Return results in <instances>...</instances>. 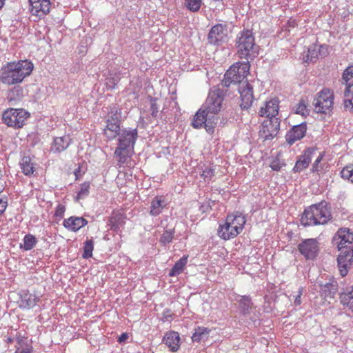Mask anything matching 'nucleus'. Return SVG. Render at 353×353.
Wrapping results in <instances>:
<instances>
[{
	"label": "nucleus",
	"instance_id": "nucleus-49",
	"mask_svg": "<svg viewBox=\"0 0 353 353\" xmlns=\"http://www.w3.org/2000/svg\"><path fill=\"white\" fill-rule=\"evenodd\" d=\"M285 165V163L281 161L279 158H274L272 159L270 164V167L274 171H280L281 169Z\"/></svg>",
	"mask_w": 353,
	"mask_h": 353
},
{
	"label": "nucleus",
	"instance_id": "nucleus-54",
	"mask_svg": "<svg viewBox=\"0 0 353 353\" xmlns=\"http://www.w3.org/2000/svg\"><path fill=\"white\" fill-rule=\"evenodd\" d=\"M32 347L30 345H26L23 347H17L14 353H32Z\"/></svg>",
	"mask_w": 353,
	"mask_h": 353
},
{
	"label": "nucleus",
	"instance_id": "nucleus-3",
	"mask_svg": "<svg viewBox=\"0 0 353 353\" xmlns=\"http://www.w3.org/2000/svg\"><path fill=\"white\" fill-rule=\"evenodd\" d=\"M332 219L330 208L325 201H321L305 209L301 216L305 226L326 224Z\"/></svg>",
	"mask_w": 353,
	"mask_h": 353
},
{
	"label": "nucleus",
	"instance_id": "nucleus-13",
	"mask_svg": "<svg viewBox=\"0 0 353 353\" xmlns=\"http://www.w3.org/2000/svg\"><path fill=\"white\" fill-rule=\"evenodd\" d=\"M337 257V263L339 273L341 276H345L353 263V245L351 249L340 250Z\"/></svg>",
	"mask_w": 353,
	"mask_h": 353
},
{
	"label": "nucleus",
	"instance_id": "nucleus-5",
	"mask_svg": "<svg viewBox=\"0 0 353 353\" xmlns=\"http://www.w3.org/2000/svg\"><path fill=\"white\" fill-rule=\"evenodd\" d=\"M245 222V217L239 212L228 215L225 223L219 225V236L224 240H229L236 236L242 232Z\"/></svg>",
	"mask_w": 353,
	"mask_h": 353
},
{
	"label": "nucleus",
	"instance_id": "nucleus-39",
	"mask_svg": "<svg viewBox=\"0 0 353 353\" xmlns=\"http://www.w3.org/2000/svg\"><path fill=\"white\" fill-rule=\"evenodd\" d=\"M120 72L110 73V77L106 79L105 85L108 89L112 90L120 81Z\"/></svg>",
	"mask_w": 353,
	"mask_h": 353
},
{
	"label": "nucleus",
	"instance_id": "nucleus-33",
	"mask_svg": "<svg viewBox=\"0 0 353 353\" xmlns=\"http://www.w3.org/2000/svg\"><path fill=\"white\" fill-rule=\"evenodd\" d=\"M320 292L325 297H332L337 292L336 282H329L325 285H321Z\"/></svg>",
	"mask_w": 353,
	"mask_h": 353
},
{
	"label": "nucleus",
	"instance_id": "nucleus-34",
	"mask_svg": "<svg viewBox=\"0 0 353 353\" xmlns=\"http://www.w3.org/2000/svg\"><path fill=\"white\" fill-rule=\"evenodd\" d=\"M23 242V244H20V248L26 251H29L36 245L38 241L34 235L28 234L24 236Z\"/></svg>",
	"mask_w": 353,
	"mask_h": 353
},
{
	"label": "nucleus",
	"instance_id": "nucleus-46",
	"mask_svg": "<svg viewBox=\"0 0 353 353\" xmlns=\"http://www.w3.org/2000/svg\"><path fill=\"white\" fill-rule=\"evenodd\" d=\"M187 8L192 12H197L202 4L201 0H185Z\"/></svg>",
	"mask_w": 353,
	"mask_h": 353
},
{
	"label": "nucleus",
	"instance_id": "nucleus-21",
	"mask_svg": "<svg viewBox=\"0 0 353 353\" xmlns=\"http://www.w3.org/2000/svg\"><path fill=\"white\" fill-rule=\"evenodd\" d=\"M88 221L81 216H72L63 222V225L69 231L77 232L88 224Z\"/></svg>",
	"mask_w": 353,
	"mask_h": 353
},
{
	"label": "nucleus",
	"instance_id": "nucleus-11",
	"mask_svg": "<svg viewBox=\"0 0 353 353\" xmlns=\"http://www.w3.org/2000/svg\"><path fill=\"white\" fill-rule=\"evenodd\" d=\"M332 241L339 250L351 249L350 245L353 243V231L347 228H341L334 234Z\"/></svg>",
	"mask_w": 353,
	"mask_h": 353
},
{
	"label": "nucleus",
	"instance_id": "nucleus-47",
	"mask_svg": "<svg viewBox=\"0 0 353 353\" xmlns=\"http://www.w3.org/2000/svg\"><path fill=\"white\" fill-rule=\"evenodd\" d=\"M215 170L213 168L210 166H206L202 170L201 177H203V180L205 182H210L212 178L214 176Z\"/></svg>",
	"mask_w": 353,
	"mask_h": 353
},
{
	"label": "nucleus",
	"instance_id": "nucleus-12",
	"mask_svg": "<svg viewBox=\"0 0 353 353\" xmlns=\"http://www.w3.org/2000/svg\"><path fill=\"white\" fill-rule=\"evenodd\" d=\"M280 128L279 118L267 119L265 120L259 130V136L264 140H271L276 137Z\"/></svg>",
	"mask_w": 353,
	"mask_h": 353
},
{
	"label": "nucleus",
	"instance_id": "nucleus-8",
	"mask_svg": "<svg viewBox=\"0 0 353 353\" xmlns=\"http://www.w3.org/2000/svg\"><path fill=\"white\" fill-rule=\"evenodd\" d=\"M225 98V92L216 87L209 91L208 96L202 107L212 115L215 116L221 110Z\"/></svg>",
	"mask_w": 353,
	"mask_h": 353
},
{
	"label": "nucleus",
	"instance_id": "nucleus-26",
	"mask_svg": "<svg viewBox=\"0 0 353 353\" xmlns=\"http://www.w3.org/2000/svg\"><path fill=\"white\" fill-rule=\"evenodd\" d=\"M125 224V216L121 213L113 214L109 219L108 225L110 230L117 232Z\"/></svg>",
	"mask_w": 353,
	"mask_h": 353
},
{
	"label": "nucleus",
	"instance_id": "nucleus-36",
	"mask_svg": "<svg viewBox=\"0 0 353 353\" xmlns=\"http://www.w3.org/2000/svg\"><path fill=\"white\" fill-rule=\"evenodd\" d=\"M210 330L204 327H198L195 329L194 333L192 336V340L194 342H200L202 339L208 338Z\"/></svg>",
	"mask_w": 353,
	"mask_h": 353
},
{
	"label": "nucleus",
	"instance_id": "nucleus-43",
	"mask_svg": "<svg viewBox=\"0 0 353 353\" xmlns=\"http://www.w3.org/2000/svg\"><path fill=\"white\" fill-rule=\"evenodd\" d=\"M94 250V241L92 239H87L83 245V253L82 256L83 259H89L92 256Z\"/></svg>",
	"mask_w": 353,
	"mask_h": 353
},
{
	"label": "nucleus",
	"instance_id": "nucleus-50",
	"mask_svg": "<svg viewBox=\"0 0 353 353\" xmlns=\"http://www.w3.org/2000/svg\"><path fill=\"white\" fill-rule=\"evenodd\" d=\"M65 212V206L62 203H59L54 211V216L59 218V219H62L64 216V213Z\"/></svg>",
	"mask_w": 353,
	"mask_h": 353
},
{
	"label": "nucleus",
	"instance_id": "nucleus-6",
	"mask_svg": "<svg viewBox=\"0 0 353 353\" xmlns=\"http://www.w3.org/2000/svg\"><path fill=\"white\" fill-rule=\"evenodd\" d=\"M250 62H236L232 65L227 70L222 81L224 86L229 87L232 83L241 84L243 80L247 77L250 72Z\"/></svg>",
	"mask_w": 353,
	"mask_h": 353
},
{
	"label": "nucleus",
	"instance_id": "nucleus-52",
	"mask_svg": "<svg viewBox=\"0 0 353 353\" xmlns=\"http://www.w3.org/2000/svg\"><path fill=\"white\" fill-rule=\"evenodd\" d=\"M8 206V198L6 196H0V216L6 211Z\"/></svg>",
	"mask_w": 353,
	"mask_h": 353
},
{
	"label": "nucleus",
	"instance_id": "nucleus-2",
	"mask_svg": "<svg viewBox=\"0 0 353 353\" xmlns=\"http://www.w3.org/2000/svg\"><path fill=\"white\" fill-rule=\"evenodd\" d=\"M33 68V63L27 59L8 62L0 69V81L8 85L21 83Z\"/></svg>",
	"mask_w": 353,
	"mask_h": 353
},
{
	"label": "nucleus",
	"instance_id": "nucleus-57",
	"mask_svg": "<svg viewBox=\"0 0 353 353\" xmlns=\"http://www.w3.org/2000/svg\"><path fill=\"white\" fill-rule=\"evenodd\" d=\"M17 344L19 345V347H23V344L26 341V339L21 336H19L16 339Z\"/></svg>",
	"mask_w": 353,
	"mask_h": 353
},
{
	"label": "nucleus",
	"instance_id": "nucleus-24",
	"mask_svg": "<svg viewBox=\"0 0 353 353\" xmlns=\"http://www.w3.org/2000/svg\"><path fill=\"white\" fill-rule=\"evenodd\" d=\"M167 205V203L163 196H155L150 205V214L152 216H156L162 212V210Z\"/></svg>",
	"mask_w": 353,
	"mask_h": 353
},
{
	"label": "nucleus",
	"instance_id": "nucleus-58",
	"mask_svg": "<svg viewBox=\"0 0 353 353\" xmlns=\"http://www.w3.org/2000/svg\"><path fill=\"white\" fill-rule=\"evenodd\" d=\"M4 1L5 0H0V10L3 8L4 5Z\"/></svg>",
	"mask_w": 353,
	"mask_h": 353
},
{
	"label": "nucleus",
	"instance_id": "nucleus-15",
	"mask_svg": "<svg viewBox=\"0 0 353 353\" xmlns=\"http://www.w3.org/2000/svg\"><path fill=\"white\" fill-rule=\"evenodd\" d=\"M240 94V107L247 110L251 107L254 101L253 86L248 81L243 82L239 86Z\"/></svg>",
	"mask_w": 353,
	"mask_h": 353
},
{
	"label": "nucleus",
	"instance_id": "nucleus-35",
	"mask_svg": "<svg viewBox=\"0 0 353 353\" xmlns=\"http://www.w3.org/2000/svg\"><path fill=\"white\" fill-rule=\"evenodd\" d=\"M340 299L343 306L353 312V290L342 293L340 296Z\"/></svg>",
	"mask_w": 353,
	"mask_h": 353
},
{
	"label": "nucleus",
	"instance_id": "nucleus-10",
	"mask_svg": "<svg viewBox=\"0 0 353 353\" xmlns=\"http://www.w3.org/2000/svg\"><path fill=\"white\" fill-rule=\"evenodd\" d=\"M218 117L212 115L205 109L201 107L196 113L192 125L194 128H201L203 125L208 133H212L214 130V124L216 123Z\"/></svg>",
	"mask_w": 353,
	"mask_h": 353
},
{
	"label": "nucleus",
	"instance_id": "nucleus-32",
	"mask_svg": "<svg viewBox=\"0 0 353 353\" xmlns=\"http://www.w3.org/2000/svg\"><path fill=\"white\" fill-rule=\"evenodd\" d=\"M188 256H183L179 261H177L170 270L169 276H175L180 274L183 271L184 268L188 263Z\"/></svg>",
	"mask_w": 353,
	"mask_h": 353
},
{
	"label": "nucleus",
	"instance_id": "nucleus-19",
	"mask_svg": "<svg viewBox=\"0 0 353 353\" xmlns=\"http://www.w3.org/2000/svg\"><path fill=\"white\" fill-rule=\"evenodd\" d=\"M307 125L305 123L293 126L286 134V141L290 145L301 139L305 134Z\"/></svg>",
	"mask_w": 353,
	"mask_h": 353
},
{
	"label": "nucleus",
	"instance_id": "nucleus-16",
	"mask_svg": "<svg viewBox=\"0 0 353 353\" xmlns=\"http://www.w3.org/2000/svg\"><path fill=\"white\" fill-rule=\"evenodd\" d=\"M298 249L306 259H314L319 252V243L314 239H308L299 243Z\"/></svg>",
	"mask_w": 353,
	"mask_h": 353
},
{
	"label": "nucleus",
	"instance_id": "nucleus-45",
	"mask_svg": "<svg viewBox=\"0 0 353 353\" xmlns=\"http://www.w3.org/2000/svg\"><path fill=\"white\" fill-rule=\"evenodd\" d=\"M323 157L324 154L323 153L319 154V155L312 164V167L311 169L312 172L319 174V172L323 170V165L321 164V161L323 160Z\"/></svg>",
	"mask_w": 353,
	"mask_h": 353
},
{
	"label": "nucleus",
	"instance_id": "nucleus-7",
	"mask_svg": "<svg viewBox=\"0 0 353 353\" xmlns=\"http://www.w3.org/2000/svg\"><path fill=\"white\" fill-rule=\"evenodd\" d=\"M334 99V93L330 89L323 88L314 99L312 105L314 112L319 114H330L333 109Z\"/></svg>",
	"mask_w": 353,
	"mask_h": 353
},
{
	"label": "nucleus",
	"instance_id": "nucleus-1",
	"mask_svg": "<svg viewBox=\"0 0 353 353\" xmlns=\"http://www.w3.org/2000/svg\"><path fill=\"white\" fill-rule=\"evenodd\" d=\"M117 146L114 156L117 159V165L121 168L131 167V157L134 151V145L138 138L137 128H123L117 136Z\"/></svg>",
	"mask_w": 353,
	"mask_h": 353
},
{
	"label": "nucleus",
	"instance_id": "nucleus-55",
	"mask_svg": "<svg viewBox=\"0 0 353 353\" xmlns=\"http://www.w3.org/2000/svg\"><path fill=\"white\" fill-rule=\"evenodd\" d=\"M172 314L171 313V311L168 309H165L163 312V321H170L172 319Z\"/></svg>",
	"mask_w": 353,
	"mask_h": 353
},
{
	"label": "nucleus",
	"instance_id": "nucleus-59",
	"mask_svg": "<svg viewBox=\"0 0 353 353\" xmlns=\"http://www.w3.org/2000/svg\"><path fill=\"white\" fill-rule=\"evenodd\" d=\"M13 101L14 100L12 98V97H9V101L12 103Z\"/></svg>",
	"mask_w": 353,
	"mask_h": 353
},
{
	"label": "nucleus",
	"instance_id": "nucleus-41",
	"mask_svg": "<svg viewBox=\"0 0 353 353\" xmlns=\"http://www.w3.org/2000/svg\"><path fill=\"white\" fill-rule=\"evenodd\" d=\"M295 113L303 117L309 114L310 110L307 108L306 100L301 99L296 105Z\"/></svg>",
	"mask_w": 353,
	"mask_h": 353
},
{
	"label": "nucleus",
	"instance_id": "nucleus-9",
	"mask_svg": "<svg viewBox=\"0 0 353 353\" xmlns=\"http://www.w3.org/2000/svg\"><path fill=\"white\" fill-rule=\"evenodd\" d=\"M29 117L30 113L24 109L9 108L4 111L3 120L9 127L20 128Z\"/></svg>",
	"mask_w": 353,
	"mask_h": 353
},
{
	"label": "nucleus",
	"instance_id": "nucleus-29",
	"mask_svg": "<svg viewBox=\"0 0 353 353\" xmlns=\"http://www.w3.org/2000/svg\"><path fill=\"white\" fill-rule=\"evenodd\" d=\"M22 172L26 176L32 175L34 172V164L28 156L23 157L20 161Z\"/></svg>",
	"mask_w": 353,
	"mask_h": 353
},
{
	"label": "nucleus",
	"instance_id": "nucleus-56",
	"mask_svg": "<svg viewBox=\"0 0 353 353\" xmlns=\"http://www.w3.org/2000/svg\"><path fill=\"white\" fill-rule=\"evenodd\" d=\"M129 338V335L128 333L126 332H123L122 333L119 337L118 338V340L117 341L119 343H122L123 342H125Z\"/></svg>",
	"mask_w": 353,
	"mask_h": 353
},
{
	"label": "nucleus",
	"instance_id": "nucleus-37",
	"mask_svg": "<svg viewBox=\"0 0 353 353\" xmlns=\"http://www.w3.org/2000/svg\"><path fill=\"white\" fill-rule=\"evenodd\" d=\"M319 58L317 45L313 44L309 46L303 59L305 62H314Z\"/></svg>",
	"mask_w": 353,
	"mask_h": 353
},
{
	"label": "nucleus",
	"instance_id": "nucleus-30",
	"mask_svg": "<svg viewBox=\"0 0 353 353\" xmlns=\"http://www.w3.org/2000/svg\"><path fill=\"white\" fill-rule=\"evenodd\" d=\"M342 79L347 92H353V65L347 67L343 72Z\"/></svg>",
	"mask_w": 353,
	"mask_h": 353
},
{
	"label": "nucleus",
	"instance_id": "nucleus-60",
	"mask_svg": "<svg viewBox=\"0 0 353 353\" xmlns=\"http://www.w3.org/2000/svg\"><path fill=\"white\" fill-rule=\"evenodd\" d=\"M8 342H10V343H11V342H12V341H13V339H12L11 338H9V339H8Z\"/></svg>",
	"mask_w": 353,
	"mask_h": 353
},
{
	"label": "nucleus",
	"instance_id": "nucleus-48",
	"mask_svg": "<svg viewBox=\"0 0 353 353\" xmlns=\"http://www.w3.org/2000/svg\"><path fill=\"white\" fill-rule=\"evenodd\" d=\"M157 99L150 97L151 115L153 118H157L159 113V108L157 103Z\"/></svg>",
	"mask_w": 353,
	"mask_h": 353
},
{
	"label": "nucleus",
	"instance_id": "nucleus-40",
	"mask_svg": "<svg viewBox=\"0 0 353 353\" xmlns=\"http://www.w3.org/2000/svg\"><path fill=\"white\" fill-rule=\"evenodd\" d=\"M90 183L88 181H85L81 185L80 190L77 192L76 200L79 201L86 198L90 193Z\"/></svg>",
	"mask_w": 353,
	"mask_h": 353
},
{
	"label": "nucleus",
	"instance_id": "nucleus-20",
	"mask_svg": "<svg viewBox=\"0 0 353 353\" xmlns=\"http://www.w3.org/2000/svg\"><path fill=\"white\" fill-rule=\"evenodd\" d=\"M279 113V101L276 99L267 101L264 107L259 110V114L268 119L277 118Z\"/></svg>",
	"mask_w": 353,
	"mask_h": 353
},
{
	"label": "nucleus",
	"instance_id": "nucleus-27",
	"mask_svg": "<svg viewBox=\"0 0 353 353\" xmlns=\"http://www.w3.org/2000/svg\"><path fill=\"white\" fill-rule=\"evenodd\" d=\"M110 122L121 124V111L116 104L108 108L105 123Z\"/></svg>",
	"mask_w": 353,
	"mask_h": 353
},
{
	"label": "nucleus",
	"instance_id": "nucleus-44",
	"mask_svg": "<svg viewBox=\"0 0 353 353\" xmlns=\"http://www.w3.org/2000/svg\"><path fill=\"white\" fill-rule=\"evenodd\" d=\"M341 176L353 183V164L344 167L340 172Z\"/></svg>",
	"mask_w": 353,
	"mask_h": 353
},
{
	"label": "nucleus",
	"instance_id": "nucleus-14",
	"mask_svg": "<svg viewBox=\"0 0 353 353\" xmlns=\"http://www.w3.org/2000/svg\"><path fill=\"white\" fill-rule=\"evenodd\" d=\"M228 39V29L225 24H216L212 26L208 33V42L213 45H221L225 42Z\"/></svg>",
	"mask_w": 353,
	"mask_h": 353
},
{
	"label": "nucleus",
	"instance_id": "nucleus-4",
	"mask_svg": "<svg viewBox=\"0 0 353 353\" xmlns=\"http://www.w3.org/2000/svg\"><path fill=\"white\" fill-rule=\"evenodd\" d=\"M236 47L237 54L240 59L253 60L259 54V46L255 43L254 37L252 30H243L236 38Z\"/></svg>",
	"mask_w": 353,
	"mask_h": 353
},
{
	"label": "nucleus",
	"instance_id": "nucleus-38",
	"mask_svg": "<svg viewBox=\"0 0 353 353\" xmlns=\"http://www.w3.org/2000/svg\"><path fill=\"white\" fill-rule=\"evenodd\" d=\"M174 229L165 230L159 239L160 243L164 246L166 245L167 244H169L172 241L174 236Z\"/></svg>",
	"mask_w": 353,
	"mask_h": 353
},
{
	"label": "nucleus",
	"instance_id": "nucleus-22",
	"mask_svg": "<svg viewBox=\"0 0 353 353\" xmlns=\"http://www.w3.org/2000/svg\"><path fill=\"white\" fill-rule=\"evenodd\" d=\"M71 143V139L68 135L54 138L51 143L50 151L53 153H61L65 150Z\"/></svg>",
	"mask_w": 353,
	"mask_h": 353
},
{
	"label": "nucleus",
	"instance_id": "nucleus-42",
	"mask_svg": "<svg viewBox=\"0 0 353 353\" xmlns=\"http://www.w3.org/2000/svg\"><path fill=\"white\" fill-rule=\"evenodd\" d=\"M343 105L346 111L353 112V92H347L345 90Z\"/></svg>",
	"mask_w": 353,
	"mask_h": 353
},
{
	"label": "nucleus",
	"instance_id": "nucleus-53",
	"mask_svg": "<svg viewBox=\"0 0 353 353\" xmlns=\"http://www.w3.org/2000/svg\"><path fill=\"white\" fill-rule=\"evenodd\" d=\"M303 292V288L302 287L299 288L298 294L296 296H293L294 305L295 306L300 305L301 304V296Z\"/></svg>",
	"mask_w": 353,
	"mask_h": 353
},
{
	"label": "nucleus",
	"instance_id": "nucleus-51",
	"mask_svg": "<svg viewBox=\"0 0 353 353\" xmlns=\"http://www.w3.org/2000/svg\"><path fill=\"white\" fill-rule=\"evenodd\" d=\"M318 54L319 57H325L328 54V47L323 45H317Z\"/></svg>",
	"mask_w": 353,
	"mask_h": 353
},
{
	"label": "nucleus",
	"instance_id": "nucleus-28",
	"mask_svg": "<svg viewBox=\"0 0 353 353\" xmlns=\"http://www.w3.org/2000/svg\"><path fill=\"white\" fill-rule=\"evenodd\" d=\"M239 299H236V301L239 304V309L241 313L243 315L248 314L250 313L251 309L253 305V303L250 296H238Z\"/></svg>",
	"mask_w": 353,
	"mask_h": 353
},
{
	"label": "nucleus",
	"instance_id": "nucleus-18",
	"mask_svg": "<svg viewBox=\"0 0 353 353\" xmlns=\"http://www.w3.org/2000/svg\"><path fill=\"white\" fill-rule=\"evenodd\" d=\"M314 152L315 150L314 148H307L303 152V154L299 157L294 167L293 168V171L294 172H301L307 168L312 161Z\"/></svg>",
	"mask_w": 353,
	"mask_h": 353
},
{
	"label": "nucleus",
	"instance_id": "nucleus-17",
	"mask_svg": "<svg viewBox=\"0 0 353 353\" xmlns=\"http://www.w3.org/2000/svg\"><path fill=\"white\" fill-rule=\"evenodd\" d=\"M30 10L33 15L41 17L50 12V0H29Z\"/></svg>",
	"mask_w": 353,
	"mask_h": 353
},
{
	"label": "nucleus",
	"instance_id": "nucleus-25",
	"mask_svg": "<svg viewBox=\"0 0 353 353\" xmlns=\"http://www.w3.org/2000/svg\"><path fill=\"white\" fill-rule=\"evenodd\" d=\"M105 123V127L103 129V134L108 140H113L122 130V129H121V124L112 122Z\"/></svg>",
	"mask_w": 353,
	"mask_h": 353
},
{
	"label": "nucleus",
	"instance_id": "nucleus-23",
	"mask_svg": "<svg viewBox=\"0 0 353 353\" xmlns=\"http://www.w3.org/2000/svg\"><path fill=\"white\" fill-rule=\"evenodd\" d=\"M163 341L173 352H176L179 348L180 337L176 332H167L163 339Z\"/></svg>",
	"mask_w": 353,
	"mask_h": 353
},
{
	"label": "nucleus",
	"instance_id": "nucleus-31",
	"mask_svg": "<svg viewBox=\"0 0 353 353\" xmlns=\"http://www.w3.org/2000/svg\"><path fill=\"white\" fill-rule=\"evenodd\" d=\"M39 301V298L35 294L30 293H24L21 296V307L30 309L33 307Z\"/></svg>",
	"mask_w": 353,
	"mask_h": 353
}]
</instances>
